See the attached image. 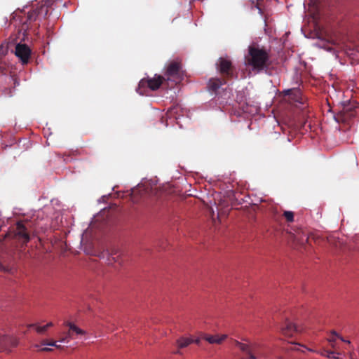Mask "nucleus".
<instances>
[{"mask_svg":"<svg viewBox=\"0 0 359 359\" xmlns=\"http://www.w3.org/2000/svg\"><path fill=\"white\" fill-rule=\"evenodd\" d=\"M56 0H46L33 4L26 13L20 11L15 13L14 18L19 20L21 25L19 28V32L25 36L27 32L31 28L33 22L41 21L45 18L48 13L49 8L51 7Z\"/></svg>","mask_w":359,"mask_h":359,"instance_id":"nucleus-1","label":"nucleus"},{"mask_svg":"<svg viewBox=\"0 0 359 359\" xmlns=\"http://www.w3.org/2000/svg\"><path fill=\"white\" fill-rule=\"evenodd\" d=\"M245 63L252 67V71L260 72L267 69L271 65L269 53L264 48L250 46L245 56Z\"/></svg>","mask_w":359,"mask_h":359,"instance_id":"nucleus-2","label":"nucleus"},{"mask_svg":"<svg viewBox=\"0 0 359 359\" xmlns=\"http://www.w3.org/2000/svg\"><path fill=\"white\" fill-rule=\"evenodd\" d=\"M165 76L167 81H172L175 83H180L183 79L181 63L177 61H172L167 67Z\"/></svg>","mask_w":359,"mask_h":359,"instance_id":"nucleus-3","label":"nucleus"},{"mask_svg":"<svg viewBox=\"0 0 359 359\" xmlns=\"http://www.w3.org/2000/svg\"><path fill=\"white\" fill-rule=\"evenodd\" d=\"M165 81V77L161 75H155L154 78L142 79L139 82L137 92L140 95H144L143 88H149L152 90H156L160 88L163 82Z\"/></svg>","mask_w":359,"mask_h":359,"instance_id":"nucleus-4","label":"nucleus"},{"mask_svg":"<svg viewBox=\"0 0 359 359\" xmlns=\"http://www.w3.org/2000/svg\"><path fill=\"white\" fill-rule=\"evenodd\" d=\"M216 65L219 72L225 79H231L234 76L235 69L229 60L219 57Z\"/></svg>","mask_w":359,"mask_h":359,"instance_id":"nucleus-5","label":"nucleus"},{"mask_svg":"<svg viewBox=\"0 0 359 359\" xmlns=\"http://www.w3.org/2000/svg\"><path fill=\"white\" fill-rule=\"evenodd\" d=\"M18 345V339L13 336L2 335L0 337V352L9 353L11 348Z\"/></svg>","mask_w":359,"mask_h":359,"instance_id":"nucleus-6","label":"nucleus"},{"mask_svg":"<svg viewBox=\"0 0 359 359\" xmlns=\"http://www.w3.org/2000/svg\"><path fill=\"white\" fill-rule=\"evenodd\" d=\"M13 238L18 239L22 243H27L30 240L27 228L22 222H18L13 229Z\"/></svg>","mask_w":359,"mask_h":359,"instance_id":"nucleus-7","label":"nucleus"},{"mask_svg":"<svg viewBox=\"0 0 359 359\" xmlns=\"http://www.w3.org/2000/svg\"><path fill=\"white\" fill-rule=\"evenodd\" d=\"M15 54L23 64H26L29 59L31 50L27 45L18 43L15 46Z\"/></svg>","mask_w":359,"mask_h":359,"instance_id":"nucleus-8","label":"nucleus"},{"mask_svg":"<svg viewBox=\"0 0 359 359\" xmlns=\"http://www.w3.org/2000/svg\"><path fill=\"white\" fill-rule=\"evenodd\" d=\"M302 329L287 320L281 327V333L286 337H292L294 333L301 332Z\"/></svg>","mask_w":359,"mask_h":359,"instance_id":"nucleus-9","label":"nucleus"},{"mask_svg":"<svg viewBox=\"0 0 359 359\" xmlns=\"http://www.w3.org/2000/svg\"><path fill=\"white\" fill-rule=\"evenodd\" d=\"M285 95H287L289 99L293 102H298L303 104V97L302 92L298 88L287 89L284 91Z\"/></svg>","mask_w":359,"mask_h":359,"instance_id":"nucleus-10","label":"nucleus"},{"mask_svg":"<svg viewBox=\"0 0 359 359\" xmlns=\"http://www.w3.org/2000/svg\"><path fill=\"white\" fill-rule=\"evenodd\" d=\"M226 83V79L219 78H212L209 80L208 83V88L209 91L216 93L222 85Z\"/></svg>","mask_w":359,"mask_h":359,"instance_id":"nucleus-11","label":"nucleus"},{"mask_svg":"<svg viewBox=\"0 0 359 359\" xmlns=\"http://www.w3.org/2000/svg\"><path fill=\"white\" fill-rule=\"evenodd\" d=\"M65 325L69 327V330L67 332L68 336L69 338H74V335L75 334H85L86 332L75 325L74 323L71 322L65 323Z\"/></svg>","mask_w":359,"mask_h":359,"instance_id":"nucleus-12","label":"nucleus"},{"mask_svg":"<svg viewBox=\"0 0 359 359\" xmlns=\"http://www.w3.org/2000/svg\"><path fill=\"white\" fill-rule=\"evenodd\" d=\"M355 116V111L349 110V109L344 108L338 114L337 118L343 121H346L348 118Z\"/></svg>","mask_w":359,"mask_h":359,"instance_id":"nucleus-13","label":"nucleus"},{"mask_svg":"<svg viewBox=\"0 0 359 359\" xmlns=\"http://www.w3.org/2000/svg\"><path fill=\"white\" fill-rule=\"evenodd\" d=\"M227 337V335L223 334L221 337H219L217 335L211 336V335H206L205 336L204 339L208 341L210 344H221L224 339H226Z\"/></svg>","mask_w":359,"mask_h":359,"instance_id":"nucleus-14","label":"nucleus"},{"mask_svg":"<svg viewBox=\"0 0 359 359\" xmlns=\"http://www.w3.org/2000/svg\"><path fill=\"white\" fill-rule=\"evenodd\" d=\"M239 348L242 352L248 355L249 359H257L251 350L250 344L242 343Z\"/></svg>","mask_w":359,"mask_h":359,"instance_id":"nucleus-15","label":"nucleus"},{"mask_svg":"<svg viewBox=\"0 0 359 359\" xmlns=\"http://www.w3.org/2000/svg\"><path fill=\"white\" fill-rule=\"evenodd\" d=\"M177 347L178 348H182L188 346L191 343H194V339L190 338H180L177 340Z\"/></svg>","mask_w":359,"mask_h":359,"instance_id":"nucleus-16","label":"nucleus"},{"mask_svg":"<svg viewBox=\"0 0 359 359\" xmlns=\"http://www.w3.org/2000/svg\"><path fill=\"white\" fill-rule=\"evenodd\" d=\"M251 350L252 351L253 354L255 355L261 354V349L262 346L259 344L253 343L250 344Z\"/></svg>","mask_w":359,"mask_h":359,"instance_id":"nucleus-17","label":"nucleus"},{"mask_svg":"<svg viewBox=\"0 0 359 359\" xmlns=\"http://www.w3.org/2000/svg\"><path fill=\"white\" fill-rule=\"evenodd\" d=\"M321 355L329 358L338 359V353L331 351L325 350L321 353Z\"/></svg>","mask_w":359,"mask_h":359,"instance_id":"nucleus-18","label":"nucleus"},{"mask_svg":"<svg viewBox=\"0 0 359 359\" xmlns=\"http://www.w3.org/2000/svg\"><path fill=\"white\" fill-rule=\"evenodd\" d=\"M283 216L285 217V219L288 222H292L294 221V213L291 211H285L283 213Z\"/></svg>","mask_w":359,"mask_h":359,"instance_id":"nucleus-19","label":"nucleus"},{"mask_svg":"<svg viewBox=\"0 0 359 359\" xmlns=\"http://www.w3.org/2000/svg\"><path fill=\"white\" fill-rule=\"evenodd\" d=\"M263 1V0H257V3L255 4V7L256 8L258 9L259 11V13H260L261 15L263 14V11H262V5H261V2Z\"/></svg>","mask_w":359,"mask_h":359,"instance_id":"nucleus-20","label":"nucleus"},{"mask_svg":"<svg viewBox=\"0 0 359 359\" xmlns=\"http://www.w3.org/2000/svg\"><path fill=\"white\" fill-rule=\"evenodd\" d=\"M36 332L40 334L43 333L47 330L46 327H45V325L44 326H37L36 327Z\"/></svg>","mask_w":359,"mask_h":359,"instance_id":"nucleus-21","label":"nucleus"},{"mask_svg":"<svg viewBox=\"0 0 359 359\" xmlns=\"http://www.w3.org/2000/svg\"><path fill=\"white\" fill-rule=\"evenodd\" d=\"M177 109H178V108H177V107H172V108H170V109L168 110V115L169 116H172V114H173L174 113H175V111H177Z\"/></svg>","mask_w":359,"mask_h":359,"instance_id":"nucleus-22","label":"nucleus"},{"mask_svg":"<svg viewBox=\"0 0 359 359\" xmlns=\"http://www.w3.org/2000/svg\"><path fill=\"white\" fill-rule=\"evenodd\" d=\"M70 339L71 338H69V336H68V333H67L65 337H62V338H60L59 339V341H60V342H65V341L66 342H69Z\"/></svg>","mask_w":359,"mask_h":359,"instance_id":"nucleus-23","label":"nucleus"},{"mask_svg":"<svg viewBox=\"0 0 359 359\" xmlns=\"http://www.w3.org/2000/svg\"><path fill=\"white\" fill-rule=\"evenodd\" d=\"M49 346H55L57 348H62V346L57 344V341H51L49 344Z\"/></svg>","mask_w":359,"mask_h":359,"instance_id":"nucleus-24","label":"nucleus"},{"mask_svg":"<svg viewBox=\"0 0 359 359\" xmlns=\"http://www.w3.org/2000/svg\"><path fill=\"white\" fill-rule=\"evenodd\" d=\"M50 341H48L47 339H43L41 341L40 344L41 346H49Z\"/></svg>","mask_w":359,"mask_h":359,"instance_id":"nucleus-25","label":"nucleus"},{"mask_svg":"<svg viewBox=\"0 0 359 359\" xmlns=\"http://www.w3.org/2000/svg\"><path fill=\"white\" fill-rule=\"evenodd\" d=\"M51 351H53V349L51 348H48V347H43V348H41L39 349V351H41V352H49Z\"/></svg>","mask_w":359,"mask_h":359,"instance_id":"nucleus-26","label":"nucleus"},{"mask_svg":"<svg viewBox=\"0 0 359 359\" xmlns=\"http://www.w3.org/2000/svg\"><path fill=\"white\" fill-rule=\"evenodd\" d=\"M332 334L333 335H334V336L337 337L338 338H339V339H340L341 341H345V342H346V343H348V344H350V343H351L349 341H345V340H344L341 337H339V335H337V333H336L334 331H333V332H332Z\"/></svg>","mask_w":359,"mask_h":359,"instance_id":"nucleus-27","label":"nucleus"},{"mask_svg":"<svg viewBox=\"0 0 359 359\" xmlns=\"http://www.w3.org/2000/svg\"><path fill=\"white\" fill-rule=\"evenodd\" d=\"M334 239L333 238H332V237L328 238V242L331 244L334 245L336 247H337V244L336 243H334Z\"/></svg>","mask_w":359,"mask_h":359,"instance_id":"nucleus-28","label":"nucleus"},{"mask_svg":"<svg viewBox=\"0 0 359 359\" xmlns=\"http://www.w3.org/2000/svg\"><path fill=\"white\" fill-rule=\"evenodd\" d=\"M233 343H234V344H235L236 346H238V348L240 347V346H241V344H242L241 342H240V341H237V340H233Z\"/></svg>","mask_w":359,"mask_h":359,"instance_id":"nucleus-29","label":"nucleus"},{"mask_svg":"<svg viewBox=\"0 0 359 359\" xmlns=\"http://www.w3.org/2000/svg\"><path fill=\"white\" fill-rule=\"evenodd\" d=\"M53 325V323H51V322H50V323H47V324L45 325V327H46V329H48V327H52Z\"/></svg>","mask_w":359,"mask_h":359,"instance_id":"nucleus-30","label":"nucleus"},{"mask_svg":"<svg viewBox=\"0 0 359 359\" xmlns=\"http://www.w3.org/2000/svg\"><path fill=\"white\" fill-rule=\"evenodd\" d=\"M194 343L198 344L200 343V339H197L194 340Z\"/></svg>","mask_w":359,"mask_h":359,"instance_id":"nucleus-31","label":"nucleus"},{"mask_svg":"<svg viewBox=\"0 0 359 359\" xmlns=\"http://www.w3.org/2000/svg\"><path fill=\"white\" fill-rule=\"evenodd\" d=\"M34 326H35V325H34V324H30V325H28L29 327H34Z\"/></svg>","mask_w":359,"mask_h":359,"instance_id":"nucleus-32","label":"nucleus"},{"mask_svg":"<svg viewBox=\"0 0 359 359\" xmlns=\"http://www.w3.org/2000/svg\"><path fill=\"white\" fill-rule=\"evenodd\" d=\"M334 341V338H332H332H330V342Z\"/></svg>","mask_w":359,"mask_h":359,"instance_id":"nucleus-33","label":"nucleus"},{"mask_svg":"<svg viewBox=\"0 0 359 359\" xmlns=\"http://www.w3.org/2000/svg\"><path fill=\"white\" fill-rule=\"evenodd\" d=\"M34 346H35V347H39V345L36 344V345H34Z\"/></svg>","mask_w":359,"mask_h":359,"instance_id":"nucleus-34","label":"nucleus"}]
</instances>
